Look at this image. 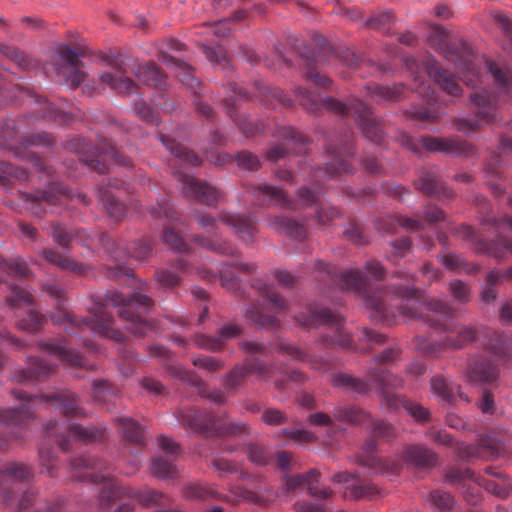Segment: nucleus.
Masks as SVG:
<instances>
[{"mask_svg": "<svg viewBox=\"0 0 512 512\" xmlns=\"http://www.w3.org/2000/svg\"><path fill=\"white\" fill-rule=\"evenodd\" d=\"M365 271L367 276L359 269L338 273L321 260L313 263V272L317 274V279L329 287L356 293L369 308L370 317L376 322L390 325L398 317L405 321L424 320L431 327L447 333L439 343L443 349H462L480 334L492 337L485 346L494 360L483 357L472 359L466 377L471 383H490L498 378L499 371L495 362L505 363L509 359V348L501 335L489 329L479 330L471 325L454 323L455 310L440 300L425 301L420 292L410 284V278L407 279V285H394L392 291L374 288L370 279L380 281L385 274L379 261H367Z\"/></svg>", "mask_w": 512, "mask_h": 512, "instance_id": "f257e3e1", "label": "nucleus"}, {"mask_svg": "<svg viewBox=\"0 0 512 512\" xmlns=\"http://www.w3.org/2000/svg\"><path fill=\"white\" fill-rule=\"evenodd\" d=\"M45 291L59 304L57 312L51 315V320L55 324L71 323L75 327L89 328L101 336L123 341V334L113 328V317L106 310L109 304L119 309V317L127 322L126 328L134 335L144 336L152 329L142 314L154 305V301L140 291H135L130 296L113 290L107 291L104 296L92 295L91 305L88 306V318H77L62 307L64 290L59 286L47 285Z\"/></svg>", "mask_w": 512, "mask_h": 512, "instance_id": "f03ea898", "label": "nucleus"}, {"mask_svg": "<svg viewBox=\"0 0 512 512\" xmlns=\"http://www.w3.org/2000/svg\"><path fill=\"white\" fill-rule=\"evenodd\" d=\"M429 41L448 61L455 64L465 85L474 88L481 83V66L484 64V68L492 75L496 87L503 93L511 91V67L478 57L462 40L453 42L451 34L442 26L431 28Z\"/></svg>", "mask_w": 512, "mask_h": 512, "instance_id": "7ed1b4c3", "label": "nucleus"}, {"mask_svg": "<svg viewBox=\"0 0 512 512\" xmlns=\"http://www.w3.org/2000/svg\"><path fill=\"white\" fill-rule=\"evenodd\" d=\"M12 395L21 401L17 408L0 409V425L12 428H24L35 418L38 406L54 408L65 417L80 418L85 415L77 396L71 391H53L31 395L23 390H13Z\"/></svg>", "mask_w": 512, "mask_h": 512, "instance_id": "20e7f679", "label": "nucleus"}, {"mask_svg": "<svg viewBox=\"0 0 512 512\" xmlns=\"http://www.w3.org/2000/svg\"><path fill=\"white\" fill-rule=\"evenodd\" d=\"M406 66L412 73L414 81L417 83L416 90L426 101L425 107L413 106L406 111V115L421 122H436L439 114L436 108L435 91L426 86V79H433L439 87L451 96H458L462 93V88L456 82L452 73L442 69L437 61L429 56L423 62H419L414 58L406 60Z\"/></svg>", "mask_w": 512, "mask_h": 512, "instance_id": "39448f33", "label": "nucleus"}, {"mask_svg": "<svg viewBox=\"0 0 512 512\" xmlns=\"http://www.w3.org/2000/svg\"><path fill=\"white\" fill-rule=\"evenodd\" d=\"M295 94L300 105L308 113H318L322 109L334 112L339 115L354 117L365 138L369 141L380 144L383 140V129L379 120L373 115L369 107L363 102L355 99L350 103H342L332 97L317 99L312 93L298 87Z\"/></svg>", "mask_w": 512, "mask_h": 512, "instance_id": "423d86ee", "label": "nucleus"}, {"mask_svg": "<svg viewBox=\"0 0 512 512\" xmlns=\"http://www.w3.org/2000/svg\"><path fill=\"white\" fill-rule=\"evenodd\" d=\"M399 355L400 349L398 347H388L370 361L366 371L367 380L346 373H337L332 375L331 382L336 387H343L359 394L369 392L371 390V382L381 388L387 385L403 386V380L391 374L384 367V365L397 360Z\"/></svg>", "mask_w": 512, "mask_h": 512, "instance_id": "0eeeda50", "label": "nucleus"}, {"mask_svg": "<svg viewBox=\"0 0 512 512\" xmlns=\"http://www.w3.org/2000/svg\"><path fill=\"white\" fill-rule=\"evenodd\" d=\"M128 69L144 84L155 88L165 85L166 76L154 62L124 64L113 61L111 71L100 74L101 83L121 94H132L137 90L136 83L128 77Z\"/></svg>", "mask_w": 512, "mask_h": 512, "instance_id": "6e6552de", "label": "nucleus"}, {"mask_svg": "<svg viewBox=\"0 0 512 512\" xmlns=\"http://www.w3.org/2000/svg\"><path fill=\"white\" fill-rule=\"evenodd\" d=\"M296 320L303 326H322L324 331L319 341L325 348H352L351 334L345 327V319L342 315L316 304H309L306 312L296 316Z\"/></svg>", "mask_w": 512, "mask_h": 512, "instance_id": "1a4fd4ad", "label": "nucleus"}, {"mask_svg": "<svg viewBox=\"0 0 512 512\" xmlns=\"http://www.w3.org/2000/svg\"><path fill=\"white\" fill-rule=\"evenodd\" d=\"M481 225L484 230L489 231L488 226H493L496 229L497 237L494 241L488 242L483 238L479 237L473 228L468 225H461L455 230V235L463 240L469 241L474 250L478 253H484L489 256L502 260L506 256L512 257V242L505 238L503 233H512V218H500L487 217Z\"/></svg>", "mask_w": 512, "mask_h": 512, "instance_id": "9d476101", "label": "nucleus"}, {"mask_svg": "<svg viewBox=\"0 0 512 512\" xmlns=\"http://www.w3.org/2000/svg\"><path fill=\"white\" fill-rule=\"evenodd\" d=\"M179 421L186 428L206 437L242 435L249 433L245 422H226L207 410L190 408L179 415Z\"/></svg>", "mask_w": 512, "mask_h": 512, "instance_id": "9b49d317", "label": "nucleus"}, {"mask_svg": "<svg viewBox=\"0 0 512 512\" xmlns=\"http://www.w3.org/2000/svg\"><path fill=\"white\" fill-rule=\"evenodd\" d=\"M23 120L8 121L2 128L0 132V137L3 139L5 143H9L10 141L22 140L25 144V147H14V154L16 157L21 159H27L32 165L41 173H45L48 176H51L52 170L48 167L45 162L37 156L35 153L28 151L26 148L28 146H50L54 143V140L51 135L45 132H39L31 135H27L22 130ZM10 148L13 149V146L10 145Z\"/></svg>", "mask_w": 512, "mask_h": 512, "instance_id": "f8f14e48", "label": "nucleus"}, {"mask_svg": "<svg viewBox=\"0 0 512 512\" xmlns=\"http://www.w3.org/2000/svg\"><path fill=\"white\" fill-rule=\"evenodd\" d=\"M33 477V469L18 462H11L0 468V505L16 506L25 511L33 502L34 495L25 493L18 499V486Z\"/></svg>", "mask_w": 512, "mask_h": 512, "instance_id": "ddd939ff", "label": "nucleus"}, {"mask_svg": "<svg viewBox=\"0 0 512 512\" xmlns=\"http://www.w3.org/2000/svg\"><path fill=\"white\" fill-rule=\"evenodd\" d=\"M27 209L37 217H43L48 213H54L55 208L62 205L65 200L80 203L87 206L90 202L86 194L71 192L60 182H51L48 187L37 194H24Z\"/></svg>", "mask_w": 512, "mask_h": 512, "instance_id": "4468645a", "label": "nucleus"}, {"mask_svg": "<svg viewBox=\"0 0 512 512\" xmlns=\"http://www.w3.org/2000/svg\"><path fill=\"white\" fill-rule=\"evenodd\" d=\"M470 102L476 109V118H454L453 126L456 130L468 134L481 130L482 123L490 124L498 120L496 111L499 97L495 92L486 88L475 89L470 94Z\"/></svg>", "mask_w": 512, "mask_h": 512, "instance_id": "2eb2a0df", "label": "nucleus"}, {"mask_svg": "<svg viewBox=\"0 0 512 512\" xmlns=\"http://www.w3.org/2000/svg\"><path fill=\"white\" fill-rule=\"evenodd\" d=\"M398 141L402 146L415 154H420L422 150H426L429 152H442L452 156L471 157L476 152L472 144L461 139L459 136L447 138L422 136L420 140H416L409 134L401 132L398 136Z\"/></svg>", "mask_w": 512, "mask_h": 512, "instance_id": "dca6fc26", "label": "nucleus"}, {"mask_svg": "<svg viewBox=\"0 0 512 512\" xmlns=\"http://www.w3.org/2000/svg\"><path fill=\"white\" fill-rule=\"evenodd\" d=\"M371 434L372 437L364 445L365 454L359 457V463L376 475H398L402 469L400 461L385 460L373 454L377 446L375 438L388 440L394 437V427L386 421H371Z\"/></svg>", "mask_w": 512, "mask_h": 512, "instance_id": "f3484780", "label": "nucleus"}, {"mask_svg": "<svg viewBox=\"0 0 512 512\" xmlns=\"http://www.w3.org/2000/svg\"><path fill=\"white\" fill-rule=\"evenodd\" d=\"M352 140L353 135L350 130H345L339 135L330 137L325 144L330 162L326 164L324 169H319L318 172L323 173L327 179L352 173L353 168L349 162V158L354 155Z\"/></svg>", "mask_w": 512, "mask_h": 512, "instance_id": "a211bd4d", "label": "nucleus"}, {"mask_svg": "<svg viewBox=\"0 0 512 512\" xmlns=\"http://www.w3.org/2000/svg\"><path fill=\"white\" fill-rule=\"evenodd\" d=\"M122 497L136 499L146 507H168L172 502V499L168 495L158 490L145 489L140 491L130 487L121 486L113 482L102 488L99 494V503L101 508L105 509L108 508L116 499Z\"/></svg>", "mask_w": 512, "mask_h": 512, "instance_id": "6ab92c4d", "label": "nucleus"}, {"mask_svg": "<svg viewBox=\"0 0 512 512\" xmlns=\"http://www.w3.org/2000/svg\"><path fill=\"white\" fill-rule=\"evenodd\" d=\"M59 424L57 421H49L45 425L44 434L47 440L55 441L64 452L69 451L71 447L70 439L73 438L82 443H90L100 440L105 435V428L102 427H83L78 424H71L66 428L65 433H59Z\"/></svg>", "mask_w": 512, "mask_h": 512, "instance_id": "aec40b11", "label": "nucleus"}, {"mask_svg": "<svg viewBox=\"0 0 512 512\" xmlns=\"http://www.w3.org/2000/svg\"><path fill=\"white\" fill-rule=\"evenodd\" d=\"M83 55L84 53H78L67 45L61 46L57 51V58L54 62L57 75L71 87H78L86 78L85 72L81 70L82 63L79 60V57Z\"/></svg>", "mask_w": 512, "mask_h": 512, "instance_id": "412c9836", "label": "nucleus"}, {"mask_svg": "<svg viewBox=\"0 0 512 512\" xmlns=\"http://www.w3.org/2000/svg\"><path fill=\"white\" fill-rule=\"evenodd\" d=\"M175 174L182 184L183 193L186 197L209 207H214L224 200L223 194L209 183L200 181L194 176L181 171H176Z\"/></svg>", "mask_w": 512, "mask_h": 512, "instance_id": "4be33fe9", "label": "nucleus"}, {"mask_svg": "<svg viewBox=\"0 0 512 512\" xmlns=\"http://www.w3.org/2000/svg\"><path fill=\"white\" fill-rule=\"evenodd\" d=\"M226 92L227 96L223 99V105L227 114L234 120L241 132L246 137H250L258 132H261L263 130L262 123H254L246 116L236 117L234 113L233 108L236 107L240 101L248 99L249 96L247 92L243 88L239 87L236 83H230L226 87Z\"/></svg>", "mask_w": 512, "mask_h": 512, "instance_id": "5701e85b", "label": "nucleus"}, {"mask_svg": "<svg viewBox=\"0 0 512 512\" xmlns=\"http://www.w3.org/2000/svg\"><path fill=\"white\" fill-rule=\"evenodd\" d=\"M73 476L78 480L98 483L109 479L107 464L99 458L79 456L72 460Z\"/></svg>", "mask_w": 512, "mask_h": 512, "instance_id": "b1692460", "label": "nucleus"}, {"mask_svg": "<svg viewBox=\"0 0 512 512\" xmlns=\"http://www.w3.org/2000/svg\"><path fill=\"white\" fill-rule=\"evenodd\" d=\"M159 447L167 456H156L152 460L151 471L154 476L160 479H174L178 475V470L174 465L172 457L179 451V446L172 439L165 436L157 438Z\"/></svg>", "mask_w": 512, "mask_h": 512, "instance_id": "393cba45", "label": "nucleus"}, {"mask_svg": "<svg viewBox=\"0 0 512 512\" xmlns=\"http://www.w3.org/2000/svg\"><path fill=\"white\" fill-rule=\"evenodd\" d=\"M110 160L114 163L124 166L130 165V160L115 148L110 140L100 138L96 147V151L92 156H86L84 162L98 173H105L107 171L106 161Z\"/></svg>", "mask_w": 512, "mask_h": 512, "instance_id": "a878e982", "label": "nucleus"}, {"mask_svg": "<svg viewBox=\"0 0 512 512\" xmlns=\"http://www.w3.org/2000/svg\"><path fill=\"white\" fill-rule=\"evenodd\" d=\"M418 190L423 194L439 200L450 199L454 192L442 181L436 168H423L418 172V179L414 181Z\"/></svg>", "mask_w": 512, "mask_h": 512, "instance_id": "bb28decb", "label": "nucleus"}, {"mask_svg": "<svg viewBox=\"0 0 512 512\" xmlns=\"http://www.w3.org/2000/svg\"><path fill=\"white\" fill-rule=\"evenodd\" d=\"M280 135L283 138L284 143L277 144L269 148L266 151L267 160L277 162L280 159L285 158L290 150L296 154L305 151L307 142L306 138L292 127H283L280 131Z\"/></svg>", "mask_w": 512, "mask_h": 512, "instance_id": "cd10ccee", "label": "nucleus"}, {"mask_svg": "<svg viewBox=\"0 0 512 512\" xmlns=\"http://www.w3.org/2000/svg\"><path fill=\"white\" fill-rule=\"evenodd\" d=\"M315 45L320 49V52L317 56L313 55L312 57H310L308 55H303L305 69L304 78L306 81H312L316 86L320 88L328 89L332 84L331 79L324 74H320L317 71L315 64L319 61H322L321 53H332L333 49L328 43V41L321 36H318L315 39Z\"/></svg>", "mask_w": 512, "mask_h": 512, "instance_id": "c85d7f7f", "label": "nucleus"}, {"mask_svg": "<svg viewBox=\"0 0 512 512\" xmlns=\"http://www.w3.org/2000/svg\"><path fill=\"white\" fill-rule=\"evenodd\" d=\"M320 472L311 469L304 474H296L285 478L284 487L286 492L291 493L302 486H307L308 493L316 498L327 499L332 496L333 491L329 488H318L314 485L318 481Z\"/></svg>", "mask_w": 512, "mask_h": 512, "instance_id": "c756f323", "label": "nucleus"}, {"mask_svg": "<svg viewBox=\"0 0 512 512\" xmlns=\"http://www.w3.org/2000/svg\"><path fill=\"white\" fill-rule=\"evenodd\" d=\"M219 219L227 226L233 228L238 237L244 242L252 243L254 241V235L257 233L255 218L223 211Z\"/></svg>", "mask_w": 512, "mask_h": 512, "instance_id": "7c9ffc66", "label": "nucleus"}, {"mask_svg": "<svg viewBox=\"0 0 512 512\" xmlns=\"http://www.w3.org/2000/svg\"><path fill=\"white\" fill-rule=\"evenodd\" d=\"M403 460L419 469H430L437 465L438 456L430 448L420 445H407L402 450Z\"/></svg>", "mask_w": 512, "mask_h": 512, "instance_id": "2f4dec72", "label": "nucleus"}, {"mask_svg": "<svg viewBox=\"0 0 512 512\" xmlns=\"http://www.w3.org/2000/svg\"><path fill=\"white\" fill-rule=\"evenodd\" d=\"M53 371L51 365L37 357H31L28 360L27 369H20L14 374V379L20 384H34L43 381Z\"/></svg>", "mask_w": 512, "mask_h": 512, "instance_id": "473e14b6", "label": "nucleus"}, {"mask_svg": "<svg viewBox=\"0 0 512 512\" xmlns=\"http://www.w3.org/2000/svg\"><path fill=\"white\" fill-rule=\"evenodd\" d=\"M249 193L254 196L261 205H281L295 209L289 202L286 194L280 188L267 183L253 184L248 187Z\"/></svg>", "mask_w": 512, "mask_h": 512, "instance_id": "72a5a7b5", "label": "nucleus"}, {"mask_svg": "<svg viewBox=\"0 0 512 512\" xmlns=\"http://www.w3.org/2000/svg\"><path fill=\"white\" fill-rule=\"evenodd\" d=\"M427 436L435 443L453 448L461 459H470L478 455V448L463 442L455 441L445 430L431 429Z\"/></svg>", "mask_w": 512, "mask_h": 512, "instance_id": "f704fd0d", "label": "nucleus"}, {"mask_svg": "<svg viewBox=\"0 0 512 512\" xmlns=\"http://www.w3.org/2000/svg\"><path fill=\"white\" fill-rule=\"evenodd\" d=\"M158 59L168 67H172L176 70V77L182 84L189 86L196 91V87L199 85V82L195 78L193 69L189 64L181 59L169 55L166 51H160Z\"/></svg>", "mask_w": 512, "mask_h": 512, "instance_id": "c9c22d12", "label": "nucleus"}, {"mask_svg": "<svg viewBox=\"0 0 512 512\" xmlns=\"http://www.w3.org/2000/svg\"><path fill=\"white\" fill-rule=\"evenodd\" d=\"M432 391L443 400L454 403L463 401L469 403L470 399L461 390L460 386L451 385L443 376H434L430 381Z\"/></svg>", "mask_w": 512, "mask_h": 512, "instance_id": "e433bc0d", "label": "nucleus"}, {"mask_svg": "<svg viewBox=\"0 0 512 512\" xmlns=\"http://www.w3.org/2000/svg\"><path fill=\"white\" fill-rule=\"evenodd\" d=\"M39 348L72 366H85L84 358L78 352L68 348L64 343L40 342Z\"/></svg>", "mask_w": 512, "mask_h": 512, "instance_id": "4c0bfd02", "label": "nucleus"}, {"mask_svg": "<svg viewBox=\"0 0 512 512\" xmlns=\"http://www.w3.org/2000/svg\"><path fill=\"white\" fill-rule=\"evenodd\" d=\"M278 351L283 355L290 356L294 360L308 362L310 367L314 370L326 372L330 369L329 363L322 357L308 356L305 352L290 343L281 342L278 345Z\"/></svg>", "mask_w": 512, "mask_h": 512, "instance_id": "58836bf2", "label": "nucleus"}, {"mask_svg": "<svg viewBox=\"0 0 512 512\" xmlns=\"http://www.w3.org/2000/svg\"><path fill=\"white\" fill-rule=\"evenodd\" d=\"M114 424L122 437L130 443L143 446L145 438L143 428L141 425L130 417H117L114 419Z\"/></svg>", "mask_w": 512, "mask_h": 512, "instance_id": "ea45409f", "label": "nucleus"}, {"mask_svg": "<svg viewBox=\"0 0 512 512\" xmlns=\"http://www.w3.org/2000/svg\"><path fill=\"white\" fill-rule=\"evenodd\" d=\"M159 140L177 160L190 166H199L201 164L200 158L193 151L177 143L174 138L165 134H159Z\"/></svg>", "mask_w": 512, "mask_h": 512, "instance_id": "a19ab883", "label": "nucleus"}, {"mask_svg": "<svg viewBox=\"0 0 512 512\" xmlns=\"http://www.w3.org/2000/svg\"><path fill=\"white\" fill-rule=\"evenodd\" d=\"M253 286L263 298V301L269 305L272 312L276 314H283L289 311L288 302L276 292L274 287L258 282Z\"/></svg>", "mask_w": 512, "mask_h": 512, "instance_id": "79ce46f5", "label": "nucleus"}, {"mask_svg": "<svg viewBox=\"0 0 512 512\" xmlns=\"http://www.w3.org/2000/svg\"><path fill=\"white\" fill-rule=\"evenodd\" d=\"M42 254L47 261L57 265L62 270H69L79 275H82L87 271V267L83 263L75 261L56 250L44 249Z\"/></svg>", "mask_w": 512, "mask_h": 512, "instance_id": "37998d69", "label": "nucleus"}, {"mask_svg": "<svg viewBox=\"0 0 512 512\" xmlns=\"http://www.w3.org/2000/svg\"><path fill=\"white\" fill-rule=\"evenodd\" d=\"M97 196L111 218L118 221L124 217L126 212L125 206L117 201L115 196L106 187L99 186Z\"/></svg>", "mask_w": 512, "mask_h": 512, "instance_id": "c03bdc74", "label": "nucleus"}, {"mask_svg": "<svg viewBox=\"0 0 512 512\" xmlns=\"http://www.w3.org/2000/svg\"><path fill=\"white\" fill-rule=\"evenodd\" d=\"M270 226L277 232L296 240H302L305 237L304 227L290 218L276 216L271 221Z\"/></svg>", "mask_w": 512, "mask_h": 512, "instance_id": "a18cd8bd", "label": "nucleus"}, {"mask_svg": "<svg viewBox=\"0 0 512 512\" xmlns=\"http://www.w3.org/2000/svg\"><path fill=\"white\" fill-rule=\"evenodd\" d=\"M0 270L17 280L28 279L32 275L27 263L20 257L8 260L0 257Z\"/></svg>", "mask_w": 512, "mask_h": 512, "instance_id": "49530a36", "label": "nucleus"}, {"mask_svg": "<svg viewBox=\"0 0 512 512\" xmlns=\"http://www.w3.org/2000/svg\"><path fill=\"white\" fill-rule=\"evenodd\" d=\"M246 317L257 328L272 329L279 326V320L275 315L266 314L264 307L253 304L246 311Z\"/></svg>", "mask_w": 512, "mask_h": 512, "instance_id": "de8ad7c7", "label": "nucleus"}, {"mask_svg": "<svg viewBox=\"0 0 512 512\" xmlns=\"http://www.w3.org/2000/svg\"><path fill=\"white\" fill-rule=\"evenodd\" d=\"M369 94L378 101H397L403 94V86L396 84L393 86H381L378 84L367 87Z\"/></svg>", "mask_w": 512, "mask_h": 512, "instance_id": "09e8293b", "label": "nucleus"}, {"mask_svg": "<svg viewBox=\"0 0 512 512\" xmlns=\"http://www.w3.org/2000/svg\"><path fill=\"white\" fill-rule=\"evenodd\" d=\"M501 275L497 269L490 270L485 277V284L480 293L481 300L486 304L494 303L498 297L497 286L501 284Z\"/></svg>", "mask_w": 512, "mask_h": 512, "instance_id": "8fccbe9b", "label": "nucleus"}, {"mask_svg": "<svg viewBox=\"0 0 512 512\" xmlns=\"http://www.w3.org/2000/svg\"><path fill=\"white\" fill-rule=\"evenodd\" d=\"M193 240L199 246L221 255L233 256L236 253V248L226 241L212 239L203 235H196Z\"/></svg>", "mask_w": 512, "mask_h": 512, "instance_id": "3c124183", "label": "nucleus"}, {"mask_svg": "<svg viewBox=\"0 0 512 512\" xmlns=\"http://www.w3.org/2000/svg\"><path fill=\"white\" fill-rule=\"evenodd\" d=\"M334 418L351 424H360L370 420V415L357 407H338L334 410Z\"/></svg>", "mask_w": 512, "mask_h": 512, "instance_id": "603ef678", "label": "nucleus"}, {"mask_svg": "<svg viewBox=\"0 0 512 512\" xmlns=\"http://www.w3.org/2000/svg\"><path fill=\"white\" fill-rule=\"evenodd\" d=\"M248 375V370L244 363L236 365L223 377V386L228 392L234 391L245 382Z\"/></svg>", "mask_w": 512, "mask_h": 512, "instance_id": "864d4df0", "label": "nucleus"}, {"mask_svg": "<svg viewBox=\"0 0 512 512\" xmlns=\"http://www.w3.org/2000/svg\"><path fill=\"white\" fill-rule=\"evenodd\" d=\"M375 386L381 396L382 405L385 406L389 410H396L400 406L403 407V402L408 401L407 399L402 398L400 395L391 393L389 391L390 389H396V388H399L400 386L387 385L383 388H381L377 385H375Z\"/></svg>", "mask_w": 512, "mask_h": 512, "instance_id": "5fc2aeb1", "label": "nucleus"}, {"mask_svg": "<svg viewBox=\"0 0 512 512\" xmlns=\"http://www.w3.org/2000/svg\"><path fill=\"white\" fill-rule=\"evenodd\" d=\"M32 302L33 296L28 291L17 285L10 286V294L7 297V303L9 306L16 308L30 305Z\"/></svg>", "mask_w": 512, "mask_h": 512, "instance_id": "6e6d98bb", "label": "nucleus"}, {"mask_svg": "<svg viewBox=\"0 0 512 512\" xmlns=\"http://www.w3.org/2000/svg\"><path fill=\"white\" fill-rule=\"evenodd\" d=\"M192 364L199 369H203L211 373L220 371L225 366V363L222 359L206 355L193 357Z\"/></svg>", "mask_w": 512, "mask_h": 512, "instance_id": "4d7b16f0", "label": "nucleus"}, {"mask_svg": "<svg viewBox=\"0 0 512 512\" xmlns=\"http://www.w3.org/2000/svg\"><path fill=\"white\" fill-rule=\"evenodd\" d=\"M81 231H76L75 233H71L67 231L64 227L59 225L58 223H54L51 226V230L49 235L52 237L53 241L60 245L63 248H67L71 241L74 238H77Z\"/></svg>", "mask_w": 512, "mask_h": 512, "instance_id": "13d9d810", "label": "nucleus"}, {"mask_svg": "<svg viewBox=\"0 0 512 512\" xmlns=\"http://www.w3.org/2000/svg\"><path fill=\"white\" fill-rule=\"evenodd\" d=\"M45 317L34 310H30L27 318L18 322V328L30 333L38 332L44 324Z\"/></svg>", "mask_w": 512, "mask_h": 512, "instance_id": "bf43d9fd", "label": "nucleus"}, {"mask_svg": "<svg viewBox=\"0 0 512 512\" xmlns=\"http://www.w3.org/2000/svg\"><path fill=\"white\" fill-rule=\"evenodd\" d=\"M394 23V16L391 12H384L371 17L367 25L379 30L383 34L391 33V26Z\"/></svg>", "mask_w": 512, "mask_h": 512, "instance_id": "052dcab7", "label": "nucleus"}, {"mask_svg": "<svg viewBox=\"0 0 512 512\" xmlns=\"http://www.w3.org/2000/svg\"><path fill=\"white\" fill-rule=\"evenodd\" d=\"M430 499L434 507L441 512L450 511L455 504L454 498L450 493L440 490L431 492Z\"/></svg>", "mask_w": 512, "mask_h": 512, "instance_id": "680f3d73", "label": "nucleus"}, {"mask_svg": "<svg viewBox=\"0 0 512 512\" xmlns=\"http://www.w3.org/2000/svg\"><path fill=\"white\" fill-rule=\"evenodd\" d=\"M195 345L204 350H208L211 352L221 351L222 340L219 339L218 335L208 336L204 334H196L193 338Z\"/></svg>", "mask_w": 512, "mask_h": 512, "instance_id": "e2e57ef3", "label": "nucleus"}, {"mask_svg": "<svg viewBox=\"0 0 512 512\" xmlns=\"http://www.w3.org/2000/svg\"><path fill=\"white\" fill-rule=\"evenodd\" d=\"M216 491L202 484H190L186 486L184 495L188 499H208L216 496Z\"/></svg>", "mask_w": 512, "mask_h": 512, "instance_id": "0e129e2a", "label": "nucleus"}, {"mask_svg": "<svg viewBox=\"0 0 512 512\" xmlns=\"http://www.w3.org/2000/svg\"><path fill=\"white\" fill-rule=\"evenodd\" d=\"M243 363L248 370L249 375L256 374L262 379L270 378V366L259 358H247Z\"/></svg>", "mask_w": 512, "mask_h": 512, "instance_id": "69168bd1", "label": "nucleus"}, {"mask_svg": "<svg viewBox=\"0 0 512 512\" xmlns=\"http://www.w3.org/2000/svg\"><path fill=\"white\" fill-rule=\"evenodd\" d=\"M403 408L419 423H426L430 420V412L417 402L404 401Z\"/></svg>", "mask_w": 512, "mask_h": 512, "instance_id": "338daca9", "label": "nucleus"}, {"mask_svg": "<svg viewBox=\"0 0 512 512\" xmlns=\"http://www.w3.org/2000/svg\"><path fill=\"white\" fill-rule=\"evenodd\" d=\"M261 420L270 426H280L287 424L289 421L285 412L277 408H267L264 410Z\"/></svg>", "mask_w": 512, "mask_h": 512, "instance_id": "774afa93", "label": "nucleus"}]
</instances>
